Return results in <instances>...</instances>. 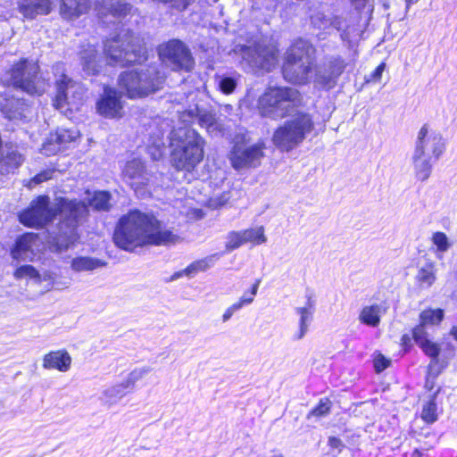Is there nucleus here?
<instances>
[{"mask_svg":"<svg viewBox=\"0 0 457 457\" xmlns=\"http://www.w3.org/2000/svg\"><path fill=\"white\" fill-rule=\"evenodd\" d=\"M22 162L23 158L21 154L15 150L7 151L6 154H3L0 158V173L5 174L12 172Z\"/></svg>","mask_w":457,"mask_h":457,"instance_id":"obj_29","label":"nucleus"},{"mask_svg":"<svg viewBox=\"0 0 457 457\" xmlns=\"http://www.w3.org/2000/svg\"><path fill=\"white\" fill-rule=\"evenodd\" d=\"M386 308L378 303L364 306L359 314V320L367 326L377 328L380 323V317L386 312Z\"/></svg>","mask_w":457,"mask_h":457,"instance_id":"obj_24","label":"nucleus"},{"mask_svg":"<svg viewBox=\"0 0 457 457\" xmlns=\"http://www.w3.org/2000/svg\"><path fill=\"white\" fill-rule=\"evenodd\" d=\"M130 9L129 5L122 4L120 0H96V10L100 16H106L107 13L113 17L125 16Z\"/></svg>","mask_w":457,"mask_h":457,"instance_id":"obj_22","label":"nucleus"},{"mask_svg":"<svg viewBox=\"0 0 457 457\" xmlns=\"http://www.w3.org/2000/svg\"><path fill=\"white\" fill-rule=\"evenodd\" d=\"M328 445L333 449L338 450V452H341V450L344 446L342 441L337 437H329L328 438Z\"/></svg>","mask_w":457,"mask_h":457,"instance_id":"obj_56","label":"nucleus"},{"mask_svg":"<svg viewBox=\"0 0 457 457\" xmlns=\"http://www.w3.org/2000/svg\"><path fill=\"white\" fill-rule=\"evenodd\" d=\"M83 69L87 74H95L98 71L97 53L95 46H89L81 53Z\"/></svg>","mask_w":457,"mask_h":457,"instance_id":"obj_32","label":"nucleus"},{"mask_svg":"<svg viewBox=\"0 0 457 457\" xmlns=\"http://www.w3.org/2000/svg\"><path fill=\"white\" fill-rule=\"evenodd\" d=\"M54 170H47L37 174L29 182V187L32 185H37L44 181L50 179L54 174Z\"/></svg>","mask_w":457,"mask_h":457,"instance_id":"obj_49","label":"nucleus"},{"mask_svg":"<svg viewBox=\"0 0 457 457\" xmlns=\"http://www.w3.org/2000/svg\"><path fill=\"white\" fill-rule=\"evenodd\" d=\"M196 273L197 272L195 271V268L192 264H190L186 269H184L183 270L175 272L171 276V280H176V279L181 278L184 275L185 276H188V277H193Z\"/></svg>","mask_w":457,"mask_h":457,"instance_id":"obj_53","label":"nucleus"},{"mask_svg":"<svg viewBox=\"0 0 457 457\" xmlns=\"http://www.w3.org/2000/svg\"><path fill=\"white\" fill-rule=\"evenodd\" d=\"M178 237L162 226L153 215L137 210L122 216L115 228L113 239L117 246L132 251L145 245H169Z\"/></svg>","mask_w":457,"mask_h":457,"instance_id":"obj_4","label":"nucleus"},{"mask_svg":"<svg viewBox=\"0 0 457 457\" xmlns=\"http://www.w3.org/2000/svg\"><path fill=\"white\" fill-rule=\"evenodd\" d=\"M222 92L226 95H228V94H231L234 90L235 87H220Z\"/></svg>","mask_w":457,"mask_h":457,"instance_id":"obj_59","label":"nucleus"},{"mask_svg":"<svg viewBox=\"0 0 457 457\" xmlns=\"http://www.w3.org/2000/svg\"><path fill=\"white\" fill-rule=\"evenodd\" d=\"M278 54V47L273 44L264 46L258 45L254 48H246L243 58L254 72L263 73L271 71L277 65Z\"/></svg>","mask_w":457,"mask_h":457,"instance_id":"obj_9","label":"nucleus"},{"mask_svg":"<svg viewBox=\"0 0 457 457\" xmlns=\"http://www.w3.org/2000/svg\"><path fill=\"white\" fill-rule=\"evenodd\" d=\"M104 53L111 64L125 66L146 59L145 47L129 31H122L104 42Z\"/></svg>","mask_w":457,"mask_h":457,"instance_id":"obj_6","label":"nucleus"},{"mask_svg":"<svg viewBox=\"0 0 457 457\" xmlns=\"http://www.w3.org/2000/svg\"><path fill=\"white\" fill-rule=\"evenodd\" d=\"M433 244L437 247L440 252H445L448 250L450 245L446 235L443 232H436L432 237Z\"/></svg>","mask_w":457,"mask_h":457,"instance_id":"obj_45","label":"nucleus"},{"mask_svg":"<svg viewBox=\"0 0 457 457\" xmlns=\"http://www.w3.org/2000/svg\"><path fill=\"white\" fill-rule=\"evenodd\" d=\"M300 94L295 87H268L259 99L262 117L286 121L273 133V144L289 152L299 145L314 129L312 115L298 107Z\"/></svg>","mask_w":457,"mask_h":457,"instance_id":"obj_1","label":"nucleus"},{"mask_svg":"<svg viewBox=\"0 0 457 457\" xmlns=\"http://www.w3.org/2000/svg\"><path fill=\"white\" fill-rule=\"evenodd\" d=\"M57 214L61 220L50 236V244L56 251L62 252L79 238L77 227L87 214V205L84 202L60 198L52 206L48 196L39 195L20 212L19 220L24 226L41 228L53 221Z\"/></svg>","mask_w":457,"mask_h":457,"instance_id":"obj_2","label":"nucleus"},{"mask_svg":"<svg viewBox=\"0 0 457 457\" xmlns=\"http://www.w3.org/2000/svg\"><path fill=\"white\" fill-rule=\"evenodd\" d=\"M53 71L55 77V86H67L70 83V79L64 73L63 64H55Z\"/></svg>","mask_w":457,"mask_h":457,"instance_id":"obj_44","label":"nucleus"},{"mask_svg":"<svg viewBox=\"0 0 457 457\" xmlns=\"http://www.w3.org/2000/svg\"><path fill=\"white\" fill-rule=\"evenodd\" d=\"M385 63H380L375 71L366 79L367 83H378L380 81L381 75L385 70Z\"/></svg>","mask_w":457,"mask_h":457,"instance_id":"obj_52","label":"nucleus"},{"mask_svg":"<svg viewBox=\"0 0 457 457\" xmlns=\"http://www.w3.org/2000/svg\"><path fill=\"white\" fill-rule=\"evenodd\" d=\"M178 112L179 121L185 126L197 122L202 128H205L211 135H217L221 131V125L211 112L200 111L197 107L184 112L178 111Z\"/></svg>","mask_w":457,"mask_h":457,"instance_id":"obj_12","label":"nucleus"},{"mask_svg":"<svg viewBox=\"0 0 457 457\" xmlns=\"http://www.w3.org/2000/svg\"><path fill=\"white\" fill-rule=\"evenodd\" d=\"M437 439L435 435H432L431 439L428 442H426L424 445H420V449H416L413 452V455L420 456L422 454L423 451H427L430 448H433L434 445L436 444Z\"/></svg>","mask_w":457,"mask_h":457,"instance_id":"obj_54","label":"nucleus"},{"mask_svg":"<svg viewBox=\"0 0 457 457\" xmlns=\"http://www.w3.org/2000/svg\"><path fill=\"white\" fill-rule=\"evenodd\" d=\"M130 390L122 381L120 384L105 388L102 393L101 399L105 404L111 406L117 403Z\"/></svg>","mask_w":457,"mask_h":457,"instance_id":"obj_28","label":"nucleus"},{"mask_svg":"<svg viewBox=\"0 0 457 457\" xmlns=\"http://www.w3.org/2000/svg\"><path fill=\"white\" fill-rule=\"evenodd\" d=\"M130 99H140L155 92L157 87H120Z\"/></svg>","mask_w":457,"mask_h":457,"instance_id":"obj_40","label":"nucleus"},{"mask_svg":"<svg viewBox=\"0 0 457 457\" xmlns=\"http://www.w3.org/2000/svg\"><path fill=\"white\" fill-rule=\"evenodd\" d=\"M426 386L429 387L430 389L433 387V382L430 381L429 378L427 379Z\"/></svg>","mask_w":457,"mask_h":457,"instance_id":"obj_62","label":"nucleus"},{"mask_svg":"<svg viewBox=\"0 0 457 457\" xmlns=\"http://www.w3.org/2000/svg\"><path fill=\"white\" fill-rule=\"evenodd\" d=\"M451 335L453 337L454 339L457 340V325L452 328Z\"/></svg>","mask_w":457,"mask_h":457,"instance_id":"obj_60","label":"nucleus"},{"mask_svg":"<svg viewBox=\"0 0 457 457\" xmlns=\"http://www.w3.org/2000/svg\"><path fill=\"white\" fill-rule=\"evenodd\" d=\"M111 195L105 191L96 192L89 200V205L97 211H109L111 208Z\"/></svg>","mask_w":457,"mask_h":457,"instance_id":"obj_33","label":"nucleus"},{"mask_svg":"<svg viewBox=\"0 0 457 457\" xmlns=\"http://www.w3.org/2000/svg\"><path fill=\"white\" fill-rule=\"evenodd\" d=\"M420 347L423 350V352L431 358V361L428 365V376H433L434 378L437 376L439 371L434 372V368L438 363V354L440 352V348L437 344L433 343L430 340H426L421 345H420Z\"/></svg>","mask_w":457,"mask_h":457,"instance_id":"obj_30","label":"nucleus"},{"mask_svg":"<svg viewBox=\"0 0 457 457\" xmlns=\"http://www.w3.org/2000/svg\"><path fill=\"white\" fill-rule=\"evenodd\" d=\"M228 199H229L228 195V194H224V195H221L220 198H219L217 200L216 204L221 206V205L225 204L228 201Z\"/></svg>","mask_w":457,"mask_h":457,"instance_id":"obj_57","label":"nucleus"},{"mask_svg":"<svg viewBox=\"0 0 457 457\" xmlns=\"http://www.w3.org/2000/svg\"><path fill=\"white\" fill-rule=\"evenodd\" d=\"M420 0H405L406 2V6L409 7L411 6V4H414L416 3H418Z\"/></svg>","mask_w":457,"mask_h":457,"instance_id":"obj_61","label":"nucleus"},{"mask_svg":"<svg viewBox=\"0 0 457 457\" xmlns=\"http://www.w3.org/2000/svg\"><path fill=\"white\" fill-rule=\"evenodd\" d=\"M306 298L307 302L305 306L295 308L296 313L300 316L299 332L296 335V339H302L307 333L315 309V300L312 295L307 294Z\"/></svg>","mask_w":457,"mask_h":457,"instance_id":"obj_21","label":"nucleus"},{"mask_svg":"<svg viewBox=\"0 0 457 457\" xmlns=\"http://www.w3.org/2000/svg\"><path fill=\"white\" fill-rule=\"evenodd\" d=\"M149 367L137 368L133 370L123 381L129 390H132L135 384L150 372Z\"/></svg>","mask_w":457,"mask_h":457,"instance_id":"obj_39","label":"nucleus"},{"mask_svg":"<svg viewBox=\"0 0 457 457\" xmlns=\"http://www.w3.org/2000/svg\"><path fill=\"white\" fill-rule=\"evenodd\" d=\"M241 297L251 298V291L249 293H245Z\"/></svg>","mask_w":457,"mask_h":457,"instance_id":"obj_63","label":"nucleus"},{"mask_svg":"<svg viewBox=\"0 0 457 457\" xmlns=\"http://www.w3.org/2000/svg\"><path fill=\"white\" fill-rule=\"evenodd\" d=\"M42 241L36 233H25L16 240L12 256L15 260L32 261L41 250Z\"/></svg>","mask_w":457,"mask_h":457,"instance_id":"obj_13","label":"nucleus"},{"mask_svg":"<svg viewBox=\"0 0 457 457\" xmlns=\"http://www.w3.org/2000/svg\"><path fill=\"white\" fill-rule=\"evenodd\" d=\"M420 322L424 325H437L444 319L442 309H427L420 314Z\"/></svg>","mask_w":457,"mask_h":457,"instance_id":"obj_35","label":"nucleus"},{"mask_svg":"<svg viewBox=\"0 0 457 457\" xmlns=\"http://www.w3.org/2000/svg\"><path fill=\"white\" fill-rule=\"evenodd\" d=\"M53 6V0H21L20 11L27 18L33 19L37 15L48 14Z\"/></svg>","mask_w":457,"mask_h":457,"instance_id":"obj_20","label":"nucleus"},{"mask_svg":"<svg viewBox=\"0 0 457 457\" xmlns=\"http://www.w3.org/2000/svg\"><path fill=\"white\" fill-rule=\"evenodd\" d=\"M390 361L378 353L374 359V368L377 372H381L389 366Z\"/></svg>","mask_w":457,"mask_h":457,"instance_id":"obj_50","label":"nucleus"},{"mask_svg":"<svg viewBox=\"0 0 457 457\" xmlns=\"http://www.w3.org/2000/svg\"><path fill=\"white\" fill-rule=\"evenodd\" d=\"M261 279H257L253 285L251 289V298L240 297L239 300L227 308L230 313L234 315L235 312L240 311L244 306L251 304L257 294Z\"/></svg>","mask_w":457,"mask_h":457,"instance_id":"obj_37","label":"nucleus"},{"mask_svg":"<svg viewBox=\"0 0 457 457\" xmlns=\"http://www.w3.org/2000/svg\"><path fill=\"white\" fill-rule=\"evenodd\" d=\"M159 55L162 62L172 70L189 71L194 67V59L187 46L177 39L160 46Z\"/></svg>","mask_w":457,"mask_h":457,"instance_id":"obj_7","label":"nucleus"},{"mask_svg":"<svg viewBox=\"0 0 457 457\" xmlns=\"http://www.w3.org/2000/svg\"><path fill=\"white\" fill-rule=\"evenodd\" d=\"M239 83H241L239 77H224L220 79L219 86H237Z\"/></svg>","mask_w":457,"mask_h":457,"instance_id":"obj_55","label":"nucleus"},{"mask_svg":"<svg viewBox=\"0 0 457 457\" xmlns=\"http://www.w3.org/2000/svg\"><path fill=\"white\" fill-rule=\"evenodd\" d=\"M226 250L231 252L245 244L242 231H230L226 237Z\"/></svg>","mask_w":457,"mask_h":457,"instance_id":"obj_42","label":"nucleus"},{"mask_svg":"<svg viewBox=\"0 0 457 457\" xmlns=\"http://www.w3.org/2000/svg\"><path fill=\"white\" fill-rule=\"evenodd\" d=\"M263 143L246 145L237 142L228 154L231 166L237 170L259 166L263 157Z\"/></svg>","mask_w":457,"mask_h":457,"instance_id":"obj_8","label":"nucleus"},{"mask_svg":"<svg viewBox=\"0 0 457 457\" xmlns=\"http://www.w3.org/2000/svg\"><path fill=\"white\" fill-rule=\"evenodd\" d=\"M143 77H145V74H140L136 71H129L127 72H124L120 76V85L119 86H134L135 84H138L141 82L145 81Z\"/></svg>","mask_w":457,"mask_h":457,"instance_id":"obj_41","label":"nucleus"},{"mask_svg":"<svg viewBox=\"0 0 457 457\" xmlns=\"http://www.w3.org/2000/svg\"><path fill=\"white\" fill-rule=\"evenodd\" d=\"M312 46L305 40H296L287 51L282 68L284 79L292 84H328L345 69L344 61L336 58L328 63L312 67Z\"/></svg>","mask_w":457,"mask_h":457,"instance_id":"obj_3","label":"nucleus"},{"mask_svg":"<svg viewBox=\"0 0 457 457\" xmlns=\"http://www.w3.org/2000/svg\"><path fill=\"white\" fill-rule=\"evenodd\" d=\"M331 409V402L328 398H322L320 400L319 404L314 407L308 414V419L314 416L317 418L324 417L329 413Z\"/></svg>","mask_w":457,"mask_h":457,"instance_id":"obj_43","label":"nucleus"},{"mask_svg":"<svg viewBox=\"0 0 457 457\" xmlns=\"http://www.w3.org/2000/svg\"><path fill=\"white\" fill-rule=\"evenodd\" d=\"M331 24L338 31H341L342 40L346 42L349 46H353L361 37V27L355 19L347 21L346 19L337 17Z\"/></svg>","mask_w":457,"mask_h":457,"instance_id":"obj_16","label":"nucleus"},{"mask_svg":"<svg viewBox=\"0 0 457 457\" xmlns=\"http://www.w3.org/2000/svg\"><path fill=\"white\" fill-rule=\"evenodd\" d=\"M79 136L77 129H58L54 133L50 134L43 144L42 153L46 155L54 154L68 143L75 141Z\"/></svg>","mask_w":457,"mask_h":457,"instance_id":"obj_14","label":"nucleus"},{"mask_svg":"<svg viewBox=\"0 0 457 457\" xmlns=\"http://www.w3.org/2000/svg\"><path fill=\"white\" fill-rule=\"evenodd\" d=\"M415 279L420 289L431 287L436 280V264L433 262H426L418 270Z\"/></svg>","mask_w":457,"mask_h":457,"instance_id":"obj_26","label":"nucleus"},{"mask_svg":"<svg viewBox=\"0 0 457 457\" xmlns=\"http://www.w3.org/2000/svg\"><path fill=\"white\" fill-rule=\"evenodd\" d=\"M165 131H166V129H162V130L161 131V133L158 136V137L155 140H154V142H153V145L155 147L156 152H157V154H154V159L160 158L162 156V149L164 146L163 137H164Z\"/></svg>","mask_w":457,"mask_h":457,"instance_id":"obj_51","label":"nucleus"},{"mask_svg":"<svg viewBox=\"0 0 457 457\" xmlns=\"http://www.w3.org/2000/svg\"><path fill=\"white\" fill-rule=\"evenodd\" d=\"M412 162L416 178L420 181L427 180L431 174L433 162L436 161L430 157L414 152Z\"/></svg>","mask_w":457,"mask_h":457,"instance_id":"obj_27","label":"nucleus"},{"mask_svg":"<svg viewBox=\"0 0 457 457\" xmlns=\"http://www.w3.org/2000/svg\"><path fill=\"white\" fill-rule=\"evenodd\" d=\"M71 357L66 351H52L43 358V367L46 370H57L66 372L70 370Z\"/></svg>","mask_w":457,"mask_h":457,"instance_id":"obj_19","label":"nucleus"},{"mask_svg":"<svg viewBox=\"0 0 457 457\" xmlns=\"http://www.w3.org/2000/svg\"><path fill=\"white\" fill-rule=\"evenodd\" d=\"M88 9V0H62L60 12L63 18L72 20L86 13Z\"/></svg>","mask_w":457,"mask_h":457,"instance_id":"obj_23","label":"nucleus"},{"mask_svg":"<svg viewBox=\"0 0 457 457\" xmlns=\"http://www.w3.org/2000/svg\"><path fill=\"white\" fill-rule=\"evenodd\" d=\"M76 87H59L54 105L60 111L78 109L82 101V91Z\"/></svg>","mask_w":457,"mask_h":457,"instance_id":"obj_17","label":"nucleus"},{"mask_svg":"<svg viewBox=\"0 0 457 457\" xmlns=\"http://www.w3.org/2000/svg\"><path fill=\"white\" fill-rule=\"evenodd\" d=\"M261 279H257L253 285L251 289V298L240 297L239 300L227 308L230 313L234 315L235 312L240 311L244 306L251 304L257 294Z\"/></svg>","mask_w":457,"mask_h":457,"instance_id":"obj_38","label":"nucleus"},{"mask_svg":"<svg viewBox=\"0 0 457 457\" xmlns=\"http://www.w3.org/2000/svg\"><path fill=\"white\" fill-rule=\"evenodd\" d=\"M104 260L91 256H78L71 260V268L75 272L94 271L106 266Z\"/></svg>","mask_w":457,"mask_h":457,"instance_id":"obj_25","label":"nucleus"},{"mask_svg":"<svg viewBox=\"0 0 457 457\" xmlns=\"http://www.w3.org/2000/svg\"><path fill=\"white\" fill-rule=\"evenodd\" d=\"M38 71V65L33 61H21L12 69V86H25L33 82Z\"/></svg>","mask_w":457,"mask_h":457,"instance_id":"obj_18","label":"nucleus"},{"mask_svg":"<svg viewBox=\"0 0 457 457\" xmlns=\"http://www.w3.org/2000/svg\"><path fill=\"white\" fill-rule=\"evenodd\" d=\"M438 390L423 404L421 419L427 423H434L437 420V406L435 402Z\"/></svg>","mask_w":457,"mask_h":457,"instance_id":"obj_34","label":"nucleus"},{"mask_svg":"<svg viewBox=\"0 0 457 457\" xmlns=\"http://www.w3.org/2000/svg\"><path fill=\"white\" fill-rule=\"evenodd\" d=\"M425 326L420 322V325L416 326L412 330V337L417 345H421L423 342L428 340V335L425 329Z\"/></svg>","mask_w":457,"mask_h":457,"instance_id":"obj_48","label":"nucleus"},{"mask_svg":"<svg viewBox=\"0 0 457 457\" xmlns=\"http://www.w3.org/2000/svg\"><path fill=\"white\" fill-rule=\"evenodd\" d=\"M123 173L130 179V186L137 193L140 192L142 187L146 186L150 179L149 173L145 170L143 162L139 159H133L127 162Z\"/></svg>","mask_w":457,"mask_h":457,"instance_id":"obj_15","label":"nucleus"},{"mask_svg":"<svg viewBox=\"0 0 457 457\" xmlns=\"http://www.w3.org/2000/svg\"><path fill=\"white\" fill-rule=\"evenodd\" d=\"M124 92L117 87H104L96 102L97 112L106 119H120L123 116Z\"/></svg>","mask_w":457,"mask_h":457,"instance_id":"obj_11","label":"nucleus"},{"mask_svg":"<svg viewBox=\"0 0 457 457\" xmlns=\"http://www.w3.org/2000/svg\"><path fill=\"white\" fill-rule=\"evenodd\" d=\"M233 314L229 312V311H228L227 309L224 311L223 314H222V322H227L231 318H232Z\"/></svg>","mask_w":457,"mask_h":457,"instance_id":"obj_58","label":"nucleus"},{"mask_svg":"<svg viewBox=\"0 0 457 457\" xmlns=\"http://www.w3.org/2000/svg\"><path fill=\"white\" fill-rule=\"evenodd\" d=\"M170 135L172 165L180 170H194L204 159V139L187 126L173 129Z\"/></svg>","mask_w":457,"mask_h":457,"instance_id":"obj_5","label":"nucleus"},{"mask_svg":"<svg viewBox=\"0 0 457 457\" xmlns=\"http://www.w3.org/2000/svg\"><path fill=\"white\" fill-rule=\"evenodd\" d=\"M14 276L16 278H23L27 277L33 278L38 277V273L33 266L23 265L15 270Z\"/></svg>","mask_w":457,"mask_h":457,"instance_id":"obj_46","label":"nucleus"},{"mask_svg":"<svg viewBox=\"0 0 457 457\" xmlns=\"http://www.w3.org/2000/svg\"><path fill=\"white\" fill-rule=\"evenodd\" d=\"M21 103L16 98H4L0 101V111L9 120L19 119L21 115Z\"/></svg>","mask_w":457,"mask_h":457,"instance_id":"obj_31","label":"nucleus"},{"mask_svg":"<svg viewBox=\"0 0 457 457\" xmlns=\"http://www.w3.org/2000/svg\"><path fill=\"white\" fill-rule=\"evenodd\" d=\"M164 124H165L166 128H168V127H169V123L164 122Z\"/></svg>","mask_w":457,"mask_h":457,"instance_id":"obj_64","label":"nucleus"},{"mask_svg":"<svg viewBox=\"0 0 457 457\" xmlns=\"http://www.w3.org/2000/svg\"><path fill=\"white\" fill-rule=\"evenodd\" d=\"M242 234L244 237L245 244L251 242L255 245H261L265 243L267 238L264 235L263 227L248 228L245 230H242Z\"/></svg>","mask_w":457,"mask_h":457,"instance_id":"obj_36","label":"nucleus"},{"mask_svg":"<svg viewBox=\"0 0 457 457\" xmlns=\"http://www.w3.org/2000/svg\"><path fill=\"white\" fill-rule=\"evenodd\" d=\"M218 257V254H213L204 259H201L192 262L191 264L195 268V271H204L214 263V259Z\"/></svg>","mask_w":457,"mask_h":457,"instance_id":"obj_47","label":"nucleus"},{"mask_svg":"<svg viewBox=\"0 0 457 457\" xmlns=\"http://www.w3.org/2000/svg\"><path fill=\"white\" fill-rule=\"evenodd\" d=\"M445 149V143L442 135L436 131L429 130L424 125L418 134L415 151L437 161Z\"/></svg>","mask_w":457,"mask_h":457,"instance_id":"obj_10","label":"nucleus"}]
</instances>
